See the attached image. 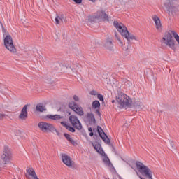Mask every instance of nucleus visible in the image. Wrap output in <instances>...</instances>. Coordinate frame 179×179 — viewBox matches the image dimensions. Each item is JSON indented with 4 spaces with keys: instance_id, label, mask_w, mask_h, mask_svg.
Instances as JSON below:
<instances>
[{
    "instance_id": "nucleus-8",
    "label": "nucleus",
    "mask_w": 179,
    "mask_h": 179,
    "mask_svg": "<svg viewBox=\"0 0 179 179\" xmlns=\"http://www.w3.org/2000/svg\"><path fill=\"white\" fill-rule=\"evenodd\" d=\"M12 152L9 149V147L4 146L3 154L1 155V159L4 162V164H10L12 163Z\"/></svg>"
},
{
    "instance_id": "nucleus-3",
    "label": "nucleus",
    "mask_w": 179,
    "mask_h": 179,
    "mask_svg": "<svg viewBox=\"0 0 179 179\" xmlns=\"http://www.w3.org/2000/svg\"><path fill=\"white\" fill-rule=\"evenodd\" d=\"M69 108L73 110L74 113L78 114V115H80V117L83 116V120L84 122L86 124V125H87V127L90 125V113H87L86 115H84L85 113L83 112V108L79 105H78L75 101L70 102L69 103Z\"/></svg>"
},
{
    "instance_id": "nucleus-25",
    "label": "nucleus",
    "mask_w": 179,
    "mask_h": 179,
    "mask_svg": "<svg viewBox=\"0 0 179 179\" xmlns=\"http://www.w3.org/2000/svg\"><path fill=\"white\" fill-rule=\"evenodd\" d=\"M91 96H97L99 94V92H97L95 90H92L90 92Z\"/></svg>"
},
{
    "instance_id": "nucleus-27",
    "label": "nucleus",
    "mask_w": 179,
    "mask_h": 179,
    "mask_svg": "<svg viewBox=\"0 0 179 179\" xmlns=\"http://www.w3.org/2000/svg\"><path fill=\"white\" fill-rule=\"evenodd\" d=\"M60 20H59V16H57V17L55 18V24H59Z\"/></svg>"
},
{
    "instance_id": "nucleus-30",
    "label": "nucleus",
    "mask_w": 179,
    "mask_h": 179,
    "mask_svg": "<svg viewBox=\"0 0 179 179\" xmlns=\"http://www.w3.org/2000/svg\"><path fill=\"white\" fill-rule=\"evenodd\" d=\"M73 99L75 101H79V96H76V95H73Z\"/></svg>"
},
{
    "instance_id": "nucleus-19",
    "label": "nucleus",
    "mask_w": 179,
    "mask_h": 179,
    "mask_svg": "<svg viewBox=\"0 0 179 179\" xmlns=\"http://www.w3.org/2000/svg\"><path fill=\"white\" fill-rule=\"evenodd\" d=\"M64 136L70 142V143H71V145H73V146L78 144L76 141L73 140V138H72L71 137V135H69V134L64 133Z\"/></svg>"
},
{
    "instance_id": "nucleus-17",
    "label": "nucleus",
    "mask_w": 179,
    "mask_h": 179,
    "mask_svg": "<svg viewBox=\"0 0 179 179\" xmlns=\"http://www.w3.org/2000/svg\"><path fill=\"white\" fill-rule=\"evenodd\" d=\"M26 171L31 178H33V179H39L33 168L27 167Z\"/></svg>"
},
{
    "instance_id": "nucleus-2",
    "label": "nucleus",
    "mask_w": 179,
    "mask_h": 179,
    "mask_svg": "<svg viewBox=\"0 0 179 179\" xmlns=\"http://www.w3.org/2000/svg\"><path fill=\"white\" fill-rule=\"evenodd\" d=\"M113 26L115 27V29L120 33L121 36L122 37H124L126 40L128 41H131L132 40H136L137 41L138 38H136V36H135L132 34H129V31H128V29L122 22H120L118 21H114L113 22Z\"/></svg>"
},
{
    "instance_id": "nucleus-37",
    "label": "nucleus",
    "mask_w": 179,
    "mask_h": 179,
    "mask_svg": "<svg viewBox=\"0 0 179 179\" xmlns=\"http://www.w3.org/2000/svg\"><path fill=\"white\" fill-rule=\"evenodd\" d=\"M26 177H27V178H29V176L28 175H26Z\"/></svg>"
},
{
    "instance_id": "nucleus-20",
    "label": "nucleus",
    "mask_w": 179,
    "mask_h": 179,
    "mask_svg": "<svg viewBox=\"0 0 179 179\" xmlns=\"http://www.w3.org/2000/svg\"><path fill=\"white\" fill-rule=\"evenodd\" d=\"M112 45H113V41L110 40L106 41L105 43L106 48H107L108 50H111Z\"/></svg>"
},
{
    "instance_id": "nucleus-24",
    "label": "nucleus",
    "mask_w": 179,
    "mask_h": 179,
    "mask_svg": "<svg viewBox=\"0 0 179 179\" xmlns=\"http://www.w3.org/2000/svg\"><path fill=\"white\" fill-rule=\"evenodd\" d=\"M96 96H97V99H98L100 101H104V96H103V94H98Z\"/></svg>"
},
{
    "instance_id": "nucleus-13",
    "label": "nucleus",
    "mask_w": 179,
    "mask_h": 179,
    "mask_svg": "<svg viewBox=\"0 0 179 179\" xmlns=\"http://www.w3.org/2000/svg\"><path fill=\"white\" fill-rule=\"evenodd\" d=\"M103 158V162L104 163L105 166H107L108 169L110 170V171H113L114 170V166H113V164L111 163V161H110V158L106 155H102Z\"/></svg>"
},
{
    "instance_id": "nucleus-14",
    "label": "nucleus",
    "mask_w": 179,
    "mask_h": 179,
    "mask_svg": "<svg viewBox=\"0 0 179 179\" xmlns=\"http://www.w3.org/2000/svg\"><path fill=\"white\" fill-rule=\"evenodd\" d=\"M27 107H29V106L25 105L22 108L21 113H20V115L18 116L19 120H22V121H26V120H27V117H28Z\"/></svg>"
},
{
    "instance_id": "nucleus-11",
    "label": "nucleus",
    "mask_w": 179,
    "mask_h": 179,
    "mask_svg": "<svg viewBox=\"0 0 179 179\" xmlns=\"http://www.w3.org/2000/svg\"><path fill=\"white\" fill-rule=\"evenodd\" d=\"M96 131L105 143H110V138H108V136H107V134L104 133V131H103V129H101V127L97 126Z\"/></svg>"
},
{
    "instance_id": "nucleus-6",
    "label": "nucleus",
    "mask_w": 179,
    "mask_h": 179,
    "mask_svg": "<svg viewBox=\"0 0 179 179\" xmlns=\"http://www.w3.org/2000/svg\"><path fill=\"white\" fill-rule=\"evenodd\" d=\"M46 118H49L50 120H53V121H58L60 122L62 127H64L66 129H68L70 132H75V128L72 127L71 125L66 124V122H62L61 120L64 118V116H61V115H47Z\"/></svg>"
},
{
    "instance_id": "nucleus-31",
    "label": "nucleus",
    "mask_w": 179,
    "mask_h": 179,
    "mask_svg": "<svg viewBox=\"0 0 179 179\" xmlns=\"http://www.w3.org/2000/svg\"><path fill=\"white\" fill-rule=\"evenodd\" d=\"M75 3H77V5H80V3H82V0H73Z\"/></svg>"
},
{
    "instance_id": "nucleus-1",
    "label": "nucleus",
    "mask_w": 179,
    "mask_h": 179,
    "mask_svg": "<svg viewBox=\"0 0 179 179\" xmlns=\"http://www.w3.org/2000/svg\"><path fill=\"white\" fill-rule=\"evenodd\" d=\"M2 33L3 37V43L4 47L11 52V54H16L17 50H16V47H15V44H13V38L12 36L9 34V32L5 29V27L2 25Z\"/></svg>"
},
{
    "instance_id": "nucleus-9",
    "label": "nucleus",
    "mask_w": 179,
    "mask_h": 179,
    "mask_svg": "<svg viewBox=\"0 0 179 179\" xmlns=\"http://www.w3.org/2000/svg\"><path fill=\"white\" fill-rule=\"evenodd\" d=\"M62 157V162L67 166V167H69L70 169H73L75 167V162L72 160V158H71L70 156L68 155L63 153L61 154Z\"/></svg>"
},
{
    "instance_id": "nucleus-26",
    "label": "nucleus",
    "mask_w": 179,
    "mask_h": 179,
    "mask_svg": "<svg viewBox=\"0 0 179 179\" xmlns=\"http://www.w3.org/2000/svg\"><path fill=\"white\" fill-rule=\"evenodd\" d=\"M118 44L120 47H124V42L121 41V38H117Z\"/></svg>"
},
{
    "instance_id": "nucleus-15",
    "label": "nucleus",
    "mask_w": 179,
    "mask_h": 179,
    "mask_svg": "<svg viewBox=\"0 0 179 179\" xmlns=\"http://www.w3.org/2000/svg\"><path fill=\"white\" fill-rule=\"evenodd\" d=\"M92 110L97 115H100V101L96 100L92 102Z\"/></svg>"
},
{
    "instance_id": "nucleus-7",
    "label": "nucleus",
    "mask_w": 179,
    "mask_h": 179,
    "mask_svg": "<svg viewBox=\"0 0 179 179\" xmlns=\"http://www.w3.org/2000/svg\"><path fill=\"white\" fill-rule=\"evenodd\" d=\"M38 127L43 132H55L57 135L59 136V131L55 129L52 124L47 123L45 122H40Z\"/></svg>"
},
{
    "instance_id": "nucleus-10",
    "label": "nucleus",
    "mask_w": 179,
    "mask_h": 179,
    "mask_svg": "<svg viewBox=\"0 0 179 179\" xmlns=\"http://www.w3.org/2000/svg\"><path fill=\"white\" fill-rule=\"evenodd\" d=\"M69 120L73 128H76V129H78V131L82 129V124L80 123V121H79V119L76 117V116L71 115L70 116Z\"/></svg>"
},
{
    "instance_id": "nucleus-23",
    "label": "nucleus",
    "mask_w": 179,
    "mask_h": 179,
    "mask_svg": "<svg viewBox=\"0 0 179 179\" xmlns=\"http://www.w3.org/2000/svg\"><path fill=\"white\" fill-rule=\"evenodd\" d=\"M90 122L91 124H96V118H94V114H90Z\"/></svg>"
},
{
    "instance_id": "nucleus-35",
    "label": "nucleus",
    "mask_w": 179,
    "mask_h": 179,
    "mask_svg": "<svg viewBox=\"0 0 179 179\" xmlns=\"http://www.w3.org/2000/svg\"><path fill=\"white\" fill-rule=\"evenodd\" d=\"M91 1V2H96V0H90Z\"/></svg>"
},
{
    "instance_id": "nucleus-5",
    "label": "nucleus",
    "mask_w": 179,
    "mask_h": 179,
    "mask_svg": "<svg viewBox=\"0 0 179 179\" xmlns=\"http://www.w3.org/2000/svg\"><path fill=\"white\" fill-rule=\"evenodd\" d=\"M110 22V17L106 13V11L101 10H98L94 15L91 17V22H95V23H99V22Z\"/></svg>"
},
{
    "instance_id": "nucleus-38",
    "label": "nucleus",
    "mask_w": 179,
    "mask_h": 179,
    "mask_svg": "<svg viewBox=\"0 0 179 179\" xmlns=\"http://www.w3.org/2000/svg\"><path fill=\"white\" fill-rule=\"evenodd\" d=\"M115 101H112V103H114Z\"/></svg>"
},
{
    "instance_id": "nucleus-12",
    "label": "nucleus",
    "mask_w": 179,
    "mask_h": 179,
    "mask_svg": "<svg viewBox=\"0 0 179 179\" xmlns=\"http://www.w3.org/2000/svg\"><path fill=\"white\" fill-rule=\"evenodd\" d=\"M152 19L155 24V29H157L158 31H162V30H163V26L162 25L160 18H159L157 15H155L152 16Z\"/></svg>"
},
{
    "instance_id": "nucleus-34",
    "label": "nucleus",
    "mask_w": 179,
    "mask_h": 179,
    "mask_svg": "<svg viewBox=\"0 0 179 179\" xmlns=\"http://www.w3.org/2000/svg\"><path fill=\"white\" fill-rule=\"evenodd\" d=\"M94 134L93 131L92 130V128H90V136H93Z\"/></svg>"
},
{
    "instance_id": "nucleus-28",
    "label": "nucleus",
    "mask_w": 179,
    "mask_h": 179,
    "mask_svg": "<svg viewBox=\"0 0 179 179\" xmlns=\"http://www.w3.org/2000/svg\"><path fill=\"white\" fill-rule=\"evenodd\" d=\"M5 117H6V114L0 113V121H2L5 118Z\"/></svg>"
},
{
    "instance_id": "nucleus-22",
    "label": "nucleus",
    "mask_w": 179,
    "mask_h": 179,
    "mask_svg": "<svg viewBox=\"0 0 179 179\" xmlns=\"http://www.w3.org/2000/svg\"><path fill=\"white\" fill-rule=\"evenodd\" d=\"M59 19L60 20V21L62 22V23H66V20L65 19V16L64 15V14H60L59 15Z\"/></svg>"
},
{
    "instance_id": "nucleus-21",
    "label": "nucleus",
    "mask_w": 179,
    "mask_h": 179,
    "mask_svg": "<svg viewBox=\"0 0 179 179\" xmlns=\"http://www.w3.org/2000/svg\"><path fill=\"white\" fill-rule=\"evenodd\" d=\"M166 9L168 11L173 13V12H174V9H176V7L173 6V5H171V3H169L168 5H166Z\"/></svg>"
},
{
    "instance_id": "nucleus-33",
    "label": "nucleus",
    "mask_w": 179,
    "mask_h": 179,
    "mask_svg": "<svg viewBox=\"0 0 179 179\" xmlns=\"http://www.w3.org/2000/svg\"><path fill=\"white\" fill-rule=\"evenodd\" d=\"M115 37L117 38V40H118V38H120V36H118L117 31H115Z\"/></svg>"
},
{
    "instance_id": "nucleus-16",
    "label": "nucleus",
    "mask_w": 179,
    "mask_h": 179,
    "mask_svg": "<svg viewBox=\"0 0 179 179\" xmlns=\"http://www.w3.org/2000/svg\"><path fill=\"white\" fill-rule=\"evenodd\" d=\"M92 146L95 150L99 153L101 156H104L106 155V152L103 150V148H101V145L99 143H92Z\"/></svg>"
},
{
    "instance_id": "nucleus-29",
    "label": "nucleus",
    "mask_w": 179,
    "mask_h": 179,
    "mask_svg": "<svg viewBox=\"0 0 179 179\" xmlns=\"http://www.w3.org/2000/svg\"><path fill=\"white\" fill-rule=\"evenodd\" d=\"M5 164H0V174L2 172V170L5 169Z\"/></svg>"
},
{
    "instance_id": "nucleus-18",
    "label": "nucleus",
    "mask_w": 179,
    "mask_h": 179,
    "mask_svg": "<svg viewBox=\"0 0 179 179\" xmlns=\"http://www.w3.org/2000/svg\"><path fill=\"white\" fill-rule=\"evenodd\" d=\"M36 111L39 113H43V111H47V108L44 104L40 103L36 105Z\"/></svg>"
},
{
    "instance_id": "nucleus-4",
    "label": "nucleus",
    "mask_w": 179,
    "mask_h": 179,
    "mask_svg": "<svg viewBox=\"0 0 179 179\" xmlns=\"http://www.w3.org/2000/svg\"><path fill=\"white\" fill-rule=\"evenodd\" d=\"M116 101L121 106V107H128L132 104L131 98L122 92L117 93L116 96Z\"/></svg>"
},
{
    "instance_id": "nucleus-32",
    "label": "nucleus",
    "mask_w": 179,
    "mask_h": 179,
    "mask_svg": "<svg viewBox=\"0 0 179 179\" xmlns=\"http://www.w3.org/2000/svg\"><path fill=\"white\" fill-rule=\"evenodd\" d=\"M135 107H138V108H139V107H143V104H142V103H138L135 105Z\"/></svg>"
},
{
    "instance_id": "nucleus-36",
    "label": "nucleus",
    "mask_w": 179,
    "mask_h": 179,
    "mask_svg": "<svg viewBox=\"0 0 179 179\" xmlns=\"http://www.w3.org/2000/svg\"><path fill=\"white\" fill-rule=\"evenodd\" d=\"M88 131L89 132H90V127H88Z\"/></svg>"
}]
</instances>
